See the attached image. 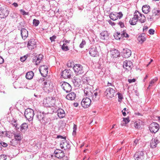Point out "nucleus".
<instances>
[{
    "instance_id": "nucleus-3",
    "label": "nucleus",
    "mask_w": 160,
    "mask_h": 160,
    "mask_svg": "<svg viewBox=\"0 0 160 160\" xmlns=\"http://www.w3.org/2000/svg\"><path fill=\"white\" fill-rule=\"evenodd\" d=\"M73 69L75 73L77 75H81L84 72L83 67L80 64H75Z\"/></svg>"
},
{
    "instance_id": "nucleus-17",
    "label": "nucleus",
    "mask_w": 160,
    "mask_h": 160,
    "mask_svg": "<svg viewBox=\"0 0 160 160\" xmlns=\"http://www.w3.org/2000/svg\"><path fill=\"white\" fill-rule=\"evenodd\" d=\"M9 11L6 8H0V18H6L9 14Z\"/></svg>"
},
{
    "instance_id": "nucleus-26",
    "label": "nucleus",
    "mask_w": 160,
    "mask_h": 160,
    "mask_svg": "<svg viewBox=\"0 0 160 160\" xmlns=\"http://www.w3.org/2000/svg\"><path fill=\"white\" fill-rule=\"evenodd\" d=\"M37 118L41 122L44 123L45 118L43 113H42L40 112H38L37 115Z\"/></svg>"
},
{
    "instance_id": "nucleus-27",
    "label": "nucleus",
    "mask_w": 160,
    "mask_h": 160,
    "mask_svg": "<svg viewBox=\"0 0 160 160\" xmlns=\"http://www.w3.org/2000/svg\"><path fill=\"white\" fill-rule=\"evenodd\" d=\"M111 53L112 57L114 58H117L120 55V53L118 50L114 49L111 51Z\"/></svg>"
},
{
    "instance_id": "nucleus-8",
    "label": "nucleus",
    "mask_w": 160,
    "mask_h": 160,
    "mask_svg": "<svg viewBox=\"0 0 160 160\" xmlns=\"http://www.w3.org/2000/svg\"><path fill=\"white\" fill-rule=\"evenodd\" d=\"M60 146L62 149L64 150L69 149L71 148L70 144L69 142L66 140V139H64L61 141Z\"/></svg>"
},
{
    "instance_id": "nucleus-18",
    "label": "nucleus",
    "mask_w": 160,
    "mask_h": 160,
    "mask_svg": "<svg viewBox=\"0 0 160 160\" xmlns=\"http://www.w3.org/2000/svg\"><path fill=\"white\" fill-rule=\"evenodd\" d=\"M43 55L42 54H39L37 55L33 58L32 62L36 65L38 64L43 58Z\"/></svg>"
},
{
    "instance_id": "nucleus-2",
    "label": "nucleus",
    "mask_w": 160,
    "mask_h": 160,
    "mask_svg": "<svg viewBox=\"0 0 160 160\" xmlns=\"http://www.w3.org/2000/svg\"><path fill=\"white\" fill-rule=\"evenodd\" d=\"M55 100L52 97H48L43 100V104L45 107H50L54 105Z\"/></svg>"
},
{
    "instance_id": "nucleus-45",
    "label": "nucleus",
    "mask_w": 160,
    "mask_h": 160,
    "mask_svg": "<svg viewBox=\"0 0 160 160\" xmlns=\"http://www.w3.org/2000/svg\"><path fill=\"white\" fill-rule=\"evenodd\" d=\"M39 23V21L38 20L34 19L33 21V24L35 27L37 26Z\"/></svg>"
},
{
    "instance_id": "nucleus-14",
    "label": "nucleus",
    "mask_w": 160,
    "mask_h": 160,
    "mask_svg": "<svg viewBox=\"0 0 160 160\" xmlns=\"http://www.w3.org/2000/svg\"><path fill=\"white\" fill-rule=\"evenodd\" d=\"M144 157L143 152L142 151L136 152L134 156L135 160H143Z\"/></svg>"
},
{
    "instance_id": "nucleus-11",
    "label": "nucleus",
    "mask_w": 160,
    "mask_h": 160,
    "mask_svg": "<svg viewBox=\"0 0 160 160\" xmlns=\"http://www.w3.org/2000/svg\"><path fill=\"white\" fill-rule=\"evenodd\" d=\"M91 102V99L89 97H87L83 99L81 102V105L83 107L86 108L89 106Z\"/></svg>"
},
{
    "instance_id": "nucleus-25",
    "label": "nucleus",
    "mask_w": 160,
    "mask_h": 160,
    "mask_svg": "<svg viewBox=\"0 0 160 160\" xmlns=\"http://www.w3.org/2000/svg\"><path fill=\"white\" fill-rule=\"evenodd\" d=\"M21 34L22 38L24 40L28 36V32L26 29L22 28L21 30Z\"/></svg>"
},
{
    "instance_id": "nucleus-44",
    "label": "nucleus",
    "mask_w": 160,
    "mask_h": 160,
    "mask_svg": "<svg viewBox=\"0 0 160 160\" xmlns=\"http://www.w3.org/2000/svg\"><path fill=\"white\" fill-rule=\"evenodd\" d=\"M66 43H63L62 47V49L64 51H67L69 50L68 46H66Z\"/></svg>"
},
{
    "instance_id": "nucleus-30",
    "label": "nucleus",
    "mask_w": 160,
    "mask_h": 160,
    "mask_svg": "<svg viewBox=\"0 0 160 160\" xmlns=\"http://www.w3.org/2000/svg\"><path fill=\"white\" fill-rule=\"evenodd\" d=\"M57 115L60 118H64L65 116L64 111L62 109H59L57 111Z\"/></svg>"
},
{
    "instance_id": "nucleus-48",
    "label": "nucleus",
    "mask_w": 160,
    "mask_h": 160,
    "mask_svg": "<svg viewBox=\"0 0 160 160\" xmlns=\"http://www.w3.org/2000/svg\"><path fill=\"white\" fill-rule=\"evenodd\" d=\"M122 37H125L128 38L129 37V35L127 33L125 32H121Z\"/></svg>"
},
{
    "instance_id": "nucleus-43",
    "label": "nucleus",
    "mask_w": 160,
    "mask_h": 160,
    "mask_svg": "<svg viewBox=\"0 0 160 160\" xmlns=\"http://www.w3.org/2000/svg\"><path fill=\"white\" fill-rule=\"evenodd\" d=\"M7 146H8V144L7 143L1 141V140H0V148H1L0 150H1L2 149L1 146H2L3 147H6Z\"/></svg>"
},
{
    "instance_id": "nucleus-57",
    "label": "nucleus",
    "mask_w": 160,
    "mask_h": 160,
    "mask_svg": "<svg viewBox=\"0 0 160 160\" xmlns=\"http://www.w3.org/2000/svg\"><path fill=\"white\" fill-rule=\"evenodd\" d=\"M118 95L119 99L122 100L123 98V97L122 95L120 93H118Z\"/></svg>"
},
{
    "instance_id": "nucleus-62",
    "label": "nucleus",
    "mask_w": 160,
    "mask_h": 160,
    "mask_svg": "<svg viewBox=\"0 0 160 160\" xmlns=\"http://www.w3.org/2000/svg\"><path fill=\"white\" fill-rule=\"evenodd\" d=\"M108 22H109V24H110L112 26L115 25V24L114 23V22H112L110 20Z\"/></svg>"
},
{
    "instance_id": "nucleus-51",
    "label": "nucleus",
    "mask_w": 160,
    "mask_h": 160,
    "mask_svg": "<svg viewBox=\"0 0 160 160\" xmlns=\"http://www.w3.org/2000/svg\"><path fill=\"white\" fill-rule=\"evenodd\" d=\"M20 12L23 15H28V12H26L23 9H20Z\"/></svg>"
},
{
    "instance_id": "nucleus-64",
    "label": "nucleus",
    "mask_w": 160,
    "mask_h": 160,
    "mask_svg": "<svg viewBox=\"0 0 160 160\" xmlns=\"http://www.w3.org/2000/svg\"><path fill=\"white\" fill-rule=\"evenodd\" d=\"M12 5H13L14 6L16 7H17L18 6V4L16 2L13 3Z\"/></svg>"
},
{
    "instance_id": "nucleus-19",
    "label": "nucleus",
    "mask_w": 160,
    "mask_h": 160,
    "mask_svg": "<svg viewBox=\"0 0 160 160\" xmlns=\"http://www.w3.org/2000/svg\"><path fill=\"white\" fill-rule=\"evenodd\" d=\"M36 42L35 40L32 39L30 40L28 44V47L29 49L32 50L36 47Z\"/></svg>"
},
{
    "instance_id": "nucleus-50",
    "label": "nucleus",
    "mask_w": 160,
    "mask_h": 160,
    "mask_svg": "<svg viewBox=\"0 0 160 160\" xmlns=\"http://www.w3.org/2000/svg\"><path fill=\"white\" fill-rule=\"evenodd\" d=\"M155 30L152 29H150L148 31V32L150 34L153 35L154 34Z\"/></svg>"
},
{
    "instance_id": "nucleus-55",
    "label": "nucleus",
    "mask_w": 160,
    "mask_h": 160,
    "mask_svg": "<svg viewBox=\"0 0 160 160\" xmlns=\"http://www.w3.org/2000/svg\"><path fill=\"white\" fill-rule=\"evenodd\" d=\"M26 59V57L25 56H24L23 57H21L20 60L21 61L23 62L25 61Z\"/></svg>"
},
{
    "instance_id": "nucleus-40",
    "label": "nucleus",
    "mask_w": 160,
    "mask_h": 160,
    "mask_svg": "<svg viewBox=\"0 0 160 160\" xmlns=\"http://www.w3.org/2000/svg\"><path fill=\"white\" fill-rule=\"evenodd\" d=\"M114 36L116 39L119 40L122 37V34L119 32H117L116 34H115Z\"/></svg>"
},
{
    "instance_id": "nucleus-38",
    "label": "nucleus",
    "mask_w": 160,
    "mask_h": 160,
    "mask_svg": "<svg viewBox=\"0 0 160 160\" xmlns=\"http://www.w3.org/2000/svg\"><path fill=\"white\" fill-rule=\"evenodd\" d=\"M130 120H129V118H123V123H122H122L121 124V125L122 126L125 125L126 124L128 123Z\"/></svg>"
},
{
    "instance_id": "nucleus-23",
    "label": "nucleus",
    "mask_w": 160,
    "mask_h": 160,
    "mask_svg": "<svg viewBox=\"0 0 160 160\" xmlns=\"http://www.w3.org/2000/svg\"><path fill=\"white\" fill-rule=\"evenodd\" d=\"M89 53L92 57H95L97 56L98 55V52L97 51L96 47H93L90 48Z\"/></svg>"
},
{
    "instance_id": "nucleus-39",
    "label": "nucleus",
    "mask_w": 160,
    "mask_h": 160,
    "mask_svg": "<svg viewBox=\"0 0 160 160\" xmlns=\"http://www.w3.org/2000/svg\"><path fill=\"white\" fill-rule=\"evenodd\" d=\"M158 79L157 78H155L154 79H153L150 82L148 88V89H150V87H152L153 86V84L154 82H156L157 80Z\"/></svg>"
},
{
    "instance_id": "nucleus-12",
    "label": "nucleus",
    "mask_w": 160,
    "mask_h": 160,
    "mask_svg": "<svg viewBox=\"0 0 160 160\" xmlns=\"http://www.w3.org/2000/svg\"><path fill=\"white\" fill-rule=\"evenodd\" d=\"M123 14L122 12H119V13L115 12L110 13L109 17L112 20L115 21L117 20L118 18L119 19L121 18Z\"/></svg>"
},
{
    "instance_id": "nucleus-59",
    "label": "nucleus",
    "mask_w": 160,
    "mask_h": 160,
    "mask_svg": "<svg viewBox=\"0 0 160 160\" xmlns=\"http://www.w3.org/2000/svg\"><path fill=\"white\" fill-rule=\"evenodd\" d=\"M57 138H61L62 139H63V140L64 139H66V137H62V136H61V135L58 136L57 137Z\"/></svg>"
},
{
    "instance_id": "nucleus-61",
    "label": "nucleus",
    "mask_w": 160,
    "mask_h": 160,
    "mask_svg": "<svg viewBox=\"0 0 160 160\" xmlns=\"http://www.w3.org/2000/svg\"><path fill=\"white\" fill-rule=\"evenodd\" d=\"M148 27L146 26H145L143 27V31L144 32V31H146L147 29H148Z\"/></svg>"
},
{
    "instance_id": "nucleus-7",
    "label": "nucleus",
    "mask_w": 160,
    "mask_h": 160,
    "mask_svg": "<svg viewBox=\"0 0 160 160\" xmlns=\"http://www.w3.org/2000/svg\"><path fill=\"white\" fill-rule=\"evenodd\" d=\"M53 86L50 82L48 81V82H44V85L43 86V90L47 93H49L51 91L52 89Z\"/></svg>"
},
{
    "instance_id": "nucleus-53",
    "label": "nucleus",
    "mask_w": 160,
    "mask_h": 160,
    "mask_svg": "<svg viewBox=\"0 0 160 160\" xmlns=\"http://www.w3.org/2000/svg\"><path fill=\"white\" fill-rule=\"evenodd\" d=\"M134 124L136 128H138L140 127V124L137 122H135Z\"/></svg>"
},
{
    "instance_id": "nucleus-49",
    "label": "nucleus",
    "mask_w": 160,
    "mask_h": 160,
    "mask_svg": "<svg viewBox=\"0 0 160 160\" xmlns=\"http://www.w3.org/2000/svg\"><path fill=\"white\" fill-rule=\"evenodd\" d=\"M86 44V42L85 40H83L82 42L80 43L79 45V47L81 48H83L84 46Z\"/></svg>"
},
{
    "instance_id": "nucleus-13",
    "label": "nucleus",
    "mask_w": 160,
    "mask_h": 160,
    "mask_svg": "<svg viewBox=\"0 0 160 160\" xmlns=\"http://www.w3.org/2000/svg\"><path fill=\"white\" fill-rule=\"evenodd\" d=\"M123 67L126 70L128 71L133 68V64L130 61H126L123 62Z\"/></svg>"
},
{
    "instance_id": "nucleus-6",
    "label": "nucleus",
    "mask_w": 160,
    "mask_h": 160,
    "mask_svg": "<svg viewBox=\"0 0 160 160\" xmlns=\"http://www.w3.org/2000/svg\"><path fill=\"white\" fill-rule=\"evenodd\" d=\"M115 90L111 88H107L104 92V94L108 99L114 97Z\"/></svg>"
},
{
    "instance_id": "nucleus-21",
    "label": "nucleus",
    "mask_w": 160,
    "mask_h": 160,
    "mask_svg": "<svg viewBox=\"0 0 160 160\" xmlns=\"http://www.w3.org/2000/svg\"><path fill=\"white\" fill-rule=\"evenodd\" d=\"M109 33L106 31H102L100 33V38L101 39L107 40L109 38Z\"/></svg>"
},
{
    "instance_id": "nucleus-42",
    "label": "nucleus",
    "mask_w": 160,
    "mask_h": 160,
    "mask_svg": "<svg viewBox=\"0 0 160 160\" xmlns=\"http://www.w3.org/2000/svg\"><path fill=\"white\" fill-rule=\"evenodd\" d=\"M73 82L75 85H77L79 82H80V79L79 78L75 77Z\"/></svg>"
},
{
    "instance_id": "nucleus-16",
    "label": "nucleus",
    "mask_w": 160,
    "mask_h": 160,
    "mask_svg": "<svg viewBox=\"0 0 160 160\" xmlns=\"http://www.w3.org/2000/svg\"><path fill=\"white\" fill-rule=\"evenodd\" d=\"M72 72L70 69H65L62 72V76L64 78H70Z\"/></svg>"
},
{
    "instance_id": "nucleus-9",
    "label": "nucleus",
    "mask_w": 160,
    "mask_h": 160,
    "mask_svg": "<svg viewBox=\"0 0 160 160\" xmlns=\"http://www.w3.org/2000/svg\"><path fill=\"white\" fill-rule=\"evenodd\" d=\"M61 83V88L66 92H68L71 91L72 87L69 83L65 82H62Z\"/></svg>"
},
{
    "instance_id": "nucleus-33",
    "label": "nucleus",
    "mask_w": 160,
    "mask_h": 160,
    "mask_svg": "<svg viewBox=\"0 0 160 160\" xmlns=\"http://www.w3.org/2000/svg\"><path fill=\"white\" fill-rule=\"evenodd\" d=\"M14 139L20 142L22 139V137L20 133L18 132H17L14 133Z\"/></svg>"
},
{
    "instance_id": "nucleus-4",
    "label": "nucleus",
    "mask_w": 160,
    "mask_h": 160,
    "mask_svg": "<svg viewBox=\"0 0 160 160\" xmlns=\"http://www.w3.org/2000/svg\"><path fill=\"white\" fill-rule=\"evenodd\" d=\"M140 15V12L137 11H136L134 13L133 17L131 18L129 21L130 24L132 25L136 24Z\"/></svg>"
},
{
    "instance_id": "nucleus-46",
    "label": "nucleus",
    "mask_w": 160,
    "mask_h": 160,
    "mask_svg": "<svg viewBox=\"0 0 160 160\" xmlns=\"http://www.w3.org/2000/svg\"><path fill=\"white\" fill-rule=\"evenodd\" d=\"M77 129V126L76 125L74 124L73 127V131L72 132L73 135H75L76 132V130Z\"/></svg>"
},
{
    "instance_id": "nucleus-29",
    "label": "nucleus",
    "mask_w": 160,
    "mask_h": 160,
    "mask_svg": "<svg viewBox=\"0 0 160 160\" xmlns=\"http://www.w3.org/2000/svg\"><path fill=\"white\" fill-rule=\"evenodd\" d=\"M76 97V94L74 92H71L66 96V98L70 100H74Z\"/></svg>"
},
{
    "instance_id": "nucleus-47",
    "label": "nucleus",
    "mask_w": 160,
    "mask_h": 160,
    "mask_svg": "<svg viewBox=\"0 0 160 160\" xmlns=\"http://www.w3.org/2000/svg\"><path fill=\"white\" fill-rule=\"evenodd\" d=\"M7 156L4 154H2L0 156V160H6Z\"/></svg>"
},
{
    "instance_id": "nucleus-52",
    "label": "nucleus",
    "mask_w": 160,
    "mask_h": 160,
    "mask_svg": "<svg viewBox=\"0 0 160 160\" xmlns=\"http://www.w3.org/2000/svg\"><path fill=\"white\" fill-rule=\"evenodd\" d=\"M117 23L120 25V27L121 28H123L124 27V25L123 22L121 21L119 22H118Z\"/></svg>"
},
{
    "instance_id": "nucleus-34",
    "label": "nucleus",
    "mask_w": 160,
    "mask_h": 160,
    "mask_svg": "<svg viewBox=\"0 0 160 160\" xmlns=\"http://www.w3.org/2000/svg\"><path fill=\"white\" fill-rule=\"evenodd\" d=\"M34 76V73L32 71L28 72L26 75V77L28 79H31Z\"/></svg>"
},
{
    "instance_id": "nucleus-35",
    "label": "nucleus",
    "mask_w": 160,
    "mask_h": 160,
    "mask_svg": "<svg viewBox=\"0 0 160 160\" xmlns=\"http://www.w3.org/2000/svg\"><path fill=\"white\" fill-rule=\"evenodd\" d=\"M146 38L142 35L141 34L139 36L138 38V40L141 43H142L146 40Z\"/></svg>"
},
{
    "instance_id": "nucleus-58",
    "label": "nucleus",
    "mask_w": 160,
    "mask_h": 160,
    "mask_svg": "<svg viewBox=\"0 0 160 160\" xmlns=\"http://www.w3.org/2000/svg\"><path fill=\"white\" fill-rule=\"evenodd\" d=\"M138 140L136 139L135 140L133 143V146H135L137 145V143H138Z\"/></svg>"
},
{
    "instance_id": "nucleus-32",
    "label": "nucleus",
    "mask_w": 160,
    "mask_h": 160,
    "mask_svg": "<svg viewBox=\"0 0 160 160\" xmlns=\"http://www.w3.org/2000/svg\"><path fill=\"white\" fill-rule=\"evenodd\" d=\"M142 12L145 14L148 13L150 10V8L149 5H146L142 8Z\"/></svg>"
},
{
    "instance_id": "nucleus-41",
    "label": "nucleus",
    "mask_w": 160,
    "mask_h": 160,
    "mask_svg": "<svg viewBox=\"0 0 160 160\" xmlns=\"http://www.w3.org/2000/svg\"><path fill=\"white\" fill-rule=\"evenodd\" d=\"M140 17H141V18L139 19L140 22L141 23H143L145 22L146 19L145 16L140 13Z\"/></svg>"
},
{
    "instance_id": "nucleus-24",
    "label": "nucleus",
    "mask_w": 160,
    "mask_h": 160,
    "mask_svg": "<svg viewBox=\"0 0 160 160\" xmlns=\"http://www.w3.org/2000/svg\"><path fill=\"white\" fill-rule=\"evenodd\" d=\"M159 142V141L157 138L152 139L151 141L150 146L151 148H156L157 145Z\"/></svg>"
},
{
    "instance_id": "nucleus-5",
    "label": "nucleus",
    "mask_w": 160,
    "mask_h": 160,
    "mask_svg": "<svg viewBox=\"0 0 160 160\" xmlns=\"http://www.w3.org/2000/svg\"><path fill=\"white\" fill-rule=\"evenodd\" d=\"M93 87L89 84L88 85L85 87L84 92L85 96L88 97H90L92 94Z\"/></svg>"
},
{
    "instance_id": "nucleus-20",
    "label": "nucleus",
    "mask_w": 160,
    "mask_h": 160,
    "mask_svg": "<svg viewBox=\"0 0 160 160\" xmlns=\"http://www.w3.org/2000/svg\"><path fill=\"white\" fill-rule=\"evenodd\" d=\"M54 153L55 155V157L58 158H62L65 156L63 152L60 150H56Z\"/></svg>"
},
{
    "instance_id": "nucleus-37",
    "label": "nucleus",
    "mask_w": 160,
    "mask_h": 160,
    "mask_svg": "<svg viewBox=\"0 0 160 160\" xmlns=\"http://www.w3.org/2000/svg\"><path fill=\"white\" fill-rule=\"evenodd\" d=\"M19 142L18 141L15 139H12L10 142V144L13 146L16 145Z\"/></svg>"
},
{
    "instance_id": "nucleus-1",
    "label": "nucleus",
    "mask_w": 160,
    "mask_h": 160,
    "mask_svg": "<svg viewBox=\"0 0 160 160\" xmlns=\"http://www.w3.org/2000/svg\"><path fill=\"white\" fill-rule=\"evenodd\" d=\"M24 114L25 118L28 121L31 122L33 120L34 113L32 109L30 108L26 109L25 111Z\"/></svg>"
},
{
    "instance_id": "nucleus-54",
    "label": "nucleus",
    "mask_w": 160,
    "mask_h": 160,
    "mask_svg": "<svg viewBox=\"0 0 160 160\" xmlns=\"http://www.w3.org/2000/svg\"><path fill=\"white\" fill-rule=\"evenodd\" d=\"M56 37L55 36L53 35L52 37H50V39L51 40V41L52 42L54 41V39H56Z\"/></svg>"
},
{
    "instance_id": "nucleus-63",
    "label": "nucleus",
    "mask_w": 160,
    "mask_h": 160,
    "mask_svg": "<svg viewBox=\"0 0 160 160\" xmlns=\"http://www.w3.org/2000/svg\"><path fill=\"white\" fill-rule=\"evenodd\" d=\"M107 86H113V87H114V86H113L112 83H110V82H108Z\"/></svg>"
},
{
    "instance_id": "nucleus-56",
    "label": "nucleus",
    "mask_w": 160,
    "mask_h": 160,
    "mask_svg": "<svg viewBox=\"0 0 160 160\" xmlns=\"http://www.w3.org/2000/svg\"><path fill=\"white\" fill-rule=\"evenodd\" d=\"M128 80L129 83H131L132 82H134L136 81V79L134 78H133L132 79H129Z\"/></svg>"
},
{
    "instance_id": "nucleus-36",
    "label": "nucleus",
    "mask_w": 160,
    "mask_h": 160,
    "mask_svg": "<svg viewBox=\"0 0 160 160\" xmlns=\"http://www.w3.org/2000/svg\"><path fill=\"white\" fill-rule=\"evenodd\" d=\"M28 125L26 123H23L21 126V129L22 132H24L28 128Z\"/></svg>"
},
{
    "instance_id": "nucleus-28",
    "label": "nucleus",
    "mask_w": 160,
    "mask_h": 160,
    "mask_svg": "<svg viewBox=\"0 0 160 160\" xmlns=\"http://www.w3.org/2000/svg\"><path fill=\"white\" fill-rule=\"evenodd\" d=\"M92 97V101H96L98 100L99 98V95H98V93L96 91H96H93L92 92V94L91 96Z\"/></svg>"
},
{
    "instance_id": "nucleus-60",
    "label": "nucleus",
    "mask_w": 160,
    "mask_h": 160,
    "mask_svg": "<svg viewBox=\"0 0 160 160\" xmlns=\"http://www.w3.org/2000/svg\"><path fill=\"white\" fill-rule=\"evenodd\" d=\"M4 62V59L1 56H0V64H2Z\"/></svg>"
},
{
    "instance_id": "nucleus-31",
    "label": "nucleus",
    "mask_w": 160,
    "mask_h": 160,
    "mask_svg": "<svg viewBox=\"0 0 160 160\" xmlns=\"http://www.w3.org/2000/svg\"><path fill=\"white\" fill-rule=\"evenodd\" d=\"M131 54V50L127 48L124 49V52L123 56L125 58H128Z\"/></svg>"
},
{
    "instance_id": "nucleus-15",
    "label": "nucleus",
    "mask_w": 160,
    "mask_h": 160,
    "mask_svg": "<svg viewBox=\"0 0 160 160\" xmlns=\"http://www.w3.org/2000/svg\"><path fill=\"white\" fill-rule=\"evenodd\" d=\"M39 72L43 77H45L48 73V68L46 65L41 66L39 68Z\"/></svg>"
},
{
    "instance_id": "nucleus-10",
    "label": "nucleus",
    "mask_w": 160,
    "mask_h": 160,
    "mask_svg": "<svg viewBox=\"0 0 160 160\" xmlns=\"http://www.w3.org/2000/svg\"><path fill=\"white\" fill-rule=\"evenodd\" d=\"M149 128L152 132L155 133L159 129V124L156 122H153L150 125Z\"/></svg>"
},
{
    "instance_id": "nucleus-22",
    "label": "nucleus",
    "mask_w": 160,
    "mask_h": 160,
    "mask_svg": "<svg viewBox=\"0 0 160 160\" xmlns=\"http://www.w3.org/2000/svg\"><path fill=\"white\" fill-rule=\"evenodd\" d=\"M152 14H149L148 17V19L151 21L153 20V19L156 15H158V12H157V9H154L152 10Z\"/></svg>"
}]
</instances>
